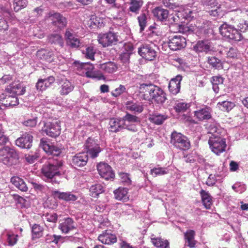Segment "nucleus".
Listing matches in <instances>:
<instances>
[{"mask_svg":"<svg viewBox=\"0 0 248 248\" xmlns=\"http://www.w3.org/2000/svg\"><path fill=\"white\" fill-rule=\"evenodd\" d=\"M202 202L206 209H210L213 203L212 197L207 191L202 189L200 191Z\"/></svg>","mask_w":248,"mask_h":248,"instance_id":"obj_30","label":"nucleus"},{"mask_svg":"<svg viewBox=\"0 0 248 248\" xmlns=\"http://www.w3.org/2000/svg\"><path fill=\"white\" fill-rule=\"evenodd\" d=\"M186 46V39L181 35H174L169 39L168 46L172 50H179L185 47Z\"/></svg>","mask_w":248,"mask_h":248,"instance_id":"obj_12","label":"nucleus"},{"mask_svg":"<svg viewBox=\"0 0 248 248\" xmlns=\"http://www.w3.org/2000/svg\"><path fill=\"white\" fill-rule=\"evenodd\" d=\"M75 86L69 80H65L61 82L59 87V93L62 96H66L71 93L74 89Z\"/></svg>","mask_w":248,"mask_h":248,"instance_id":"obj_22","label":"nucleus"},{"mask_svg":"<svg viewBox=\"0 0 248 248\" xmlns=\"http://www.w3.org/2000/svg\"><path fill=\"white\" fill-rule=\"evenodd\" d=\"M46 19L51 21L52 24L60 30L63 29L67 25L66 18L59 13L49 14Z\"/></svg>","mask_w":248,"mask_h":248,"instance_id":"obj_10","label":"nucleus"},{"mask_svg":"<svg viewBox=\"0 0 248 248\" xmlns=\"http://www.w3.org/2000/svg\"><path fill=\"white\" fill-rule=\"evenodd\" d=\"M208 63L213 67L216 69L222 68V62L220 60L215 57H211L208 58Z\"/></svg>","mask_w":248,"mask_h":248,"instance_id":"obj_49","label":"nucleus"},{"mask_svg":"<svg viewBox=\"0 0 248 248\" xmlns=\"http://www.w3.org/2000/svg\"><path fill=\"white\" fill-rule=\"evenodd\" d=\"M55 81V78L53 76H49L46 78H39L36 84V89L40 91L46 90Z\"/></svg>","mask_w":248,"mask_h":248,"instance_id":"obj_18","label":"nucleus"},{"mask_svg":"<svg viewBox=\"0 0 248 248\" xmlns=\"http://www.w3.org/2000/svg\"><path fill=\"white\" fill-rule=\"evenodd\" d=\"M85 146L87 150V153H79L72 156L71 164L75 168L83 167L87 164L88 160V153L92 158H95L101 151L99 145L91 138L88 139Z\"/></svg>","mask_w":248,"mask_h":248,"instance_id":"obj_1","label":"nucleus"},{"mask_svg":"<svg viewBox=\"0 0 248 248\" xmlns=\"http://www.w3.org/2000/svg\"><path fill=\"white\" fill-rule=\"evenodd\" d=\"M28 1L27 0H14V10L15 12H18L26 7Z\"/></svg>","mask_w":248,"mask_h":248,"instance_id":"obj_44","label":"nucleus"},{"mask_svg":"<svg viewBox=\"0 0 248 248\" xmlns=\"http://www.w3.org/2000/svg\"><path fill=\"white\" fill-rule=\"evenodd\" d=\"M167 117L163 115L155 114L150 115L149 120L156 124H160L166 119Z\"/></svg>","mask_w":248,"mask_h":248,"instance_id":"obj_43","label":"nucleus"},{"mask_svg":"<svg viewBox=\"0 0 248 248\" xmlns=\"http://www.w3.org/2000/svg\"><path fill=\"white\" fill-rule=\"evenodd\" d=\"M168 173V170L166 168H155L151 170V173L154 177L164 175Z\"/></svg>","mask_w":248,"mask_h":248,"instance_id":"obj_50","label":"nucleus"},{"mask_svg":"<svg viewBox=\"0 0 248 248\" xmlns=\"http://www.w3.org/2000/svg\"><path fill=\"white\" fill-rule=\"evenodd\" d=\"M2 104L5 107H14L19 104L18 98L14 95L5 93V96L2 99Z\"/></svg>","mask_w":248,"mask_h":248,"instance_id":"obj_25","label":"nucleus"},{"mask_svg":"<svg viewBox=\"0 0 248 248\" xmlns=\"http://www.w3.org/2000/svg\"><path fill=\"white\" fill-rule=\"evenodd\" d=\"M154 86L155 85L152 84H141L139 87V92L143 96H144L145 99H147L149 96H150L153 89L154 88Z\"/></svg>","mask_w":248,"mask_h":248,"instance_id":"obj_33","label":"nucleus"},{"mask_svg":"<svg viewBox=\"0 0 248 248\" xmlns=\"http://www.w3.org/2000/svg\"><path fill=\"white\" fill-rule=\"evenodd\" d=\"M235 106V104L231 101H224L219 102L217 104V107L222 111H229L231 110Z\"/></svg>","mask_w":248,"mask_h":248,"instance_id":"obj_40","label":"nucleus"},{"mask_svg":"<svg viewBox=\"0 0 248 248\" xmlns=\"http://www.w3.org/2000/svg\"><path fill=\"white\" fill-rule=\"evenodd\" d=\"M100 20V18L96 16H93L90 19V26H92L93 28H94V26L98 27L101 26Z\"/></svg>","mask_w":248,"mask_h":248,"instance_id":"obj_64","label":"nucleus"},{"mask_svg":"<svg viewBox=\"0 0 248 248\" xmlns=\"http://www.w3.org/2000/svg\"><path fill=\"white\" fill-rule=\"evenodd\" d=\"M37 123V117L31 119L27 120L23 123V124L26 126L33 127L36 126Z\"/></svg>","mask_w":248,"mask_h":248,"instance_id":"obj_63","label":"nucleus"},{"mask_svg":"<svg viewBox=\"0 0 248 248\" xmlns=\"http://www.w3.org/2000/svg\"><path fill=\"white\" fill-rule=\"evenodd\" d=\"M32 136L26 133L16 140V144L22 148L29 149L32 146Z\"/></svg>","mask_w":248,"mask_h":248,"instance_id":"obj_17","label":"nucleus"},{"mask_svg":"<svg viewBox=\"0 0 248 248\" xmlns=\"http://www.w3.org/2000/svg\"><path fill=\"white\" fill-rule=\"evenodd\" d=\"M46 220L50 222L56 223L58 220L56 213H46L45 215Z\"/></svg>","mask_w":248,"mask_h":248,"instance_id":"obj_61","label":"nucleus"},{"mask_svg":"<svg viewBox=\"0 0 248 248\" xmlns=\"http://www.w3.org/2000/svg\"><path fill=\"white\" fill-rule=\"evenodd\" d=\"M52 194L54 198L63 200L65 201H75L77 200V197L75 195L68 192L54 191L52 192Z\"/></svg>","mask_w":248,"mask_h":248,"instance_id":"obj_24","label":"nucleus"},{"mask_svg":"<svg viewBox=\"0 0 248 248\" xmlns=\"http://www.w3.org/2000/svg\"><path fill=\"white\" fill-rule=\"evenodd\" d=\"M90 192L91 196L95 198L104 192L103 187L100 184L93 185L90 187Z\"/></svg>","mask_w":248,"mask_h":248,"instance_id":"obj_42","label":"nucleus"},{"mask_svg":"<svg viewBox=\"0 0 248 248\" xmlns=\"http://www.w3.org/2000/svg\"><path fill=\"white\" fill-rule=\"evenodd\" d=\"M234 27L227 24H223L219 27V31L220 34L224 37L231 39L232 37V31L231 30H233Z\"/></svg>","mask_w":248,"mask_h":248,"instance_id":"obj_34","label":"nucleus"},{"mask_svg":"<svg viewBox=\"0 0 248 248\" xmlns=\"http://www.w3.org/2000/svg\"><path fill=\"white\" fill-rule=\"evenodd\" d=\"M232 33V37H231V40L234 41H239L241 40L242 38V34L239 31L235 28H234L233 30H231Z\"/></svg>","mask_w":248,"mask_h":248,"instance_id":"obj_58","label":"nucleus"},{"mask_svg":"<svg viewBox=\"0 0 248 248\" xmlns=\"http://www.w3.org/2000/svg\"><path fill=\"white\" fill-rule=\"evenodd\" d=\"M86 77L95 79L98 80L105 79L104 76L101 72L99 71H94V70L91 72V73L88 72V75L86 76Z\"/></svg>","mask_w":248,"mask_h":248,"instance_id":"obj_48","label":"nucleus"},{"mask_svg":"<svg viewBox=\"0 0 248 248\" xmlns=\"http://www.w3.org/2000/svg\"><path fill=\"white\" fill-rule=\"evenodd\" d=\"M139 26L140 27V31L141 32L145 29L147 26L148 17V15L145 13H141L137 17Z\"/></svg>","mask_w":248,"mask_h":248,"instance_id":"obj_41","label":"nucleus"},{"mask_svg":"<svg viewBox=\"0 0 248 248\" xmlns=\"http://www.w3.org/2000/svg\"><path fill=\"white\" fill-rule=\"evenodd\" d=\"M140 119L136 116L127 113L121 119V124H123L124 128L135 132L137 131V124H140Z\"/></svg>","mask_w":248,"mask_h":248,"instance_id":"obj_8","label":"nucleus"},{"mask_svg":"<svg viewBox=\"0 0 248 248\" xmlns=\"http://www.w3.org/2000/svg\"><path fill=\"white\" fill-rule=\"evenodd\" d=\"M182 79V76L177 75L175 78L170 80L169 85V89L172 94H176L180 92V83Z\"/></svg>","mask_w":248,"mask_h":248,"instance_id":"obj_21","label":"nucleus"},{"mask_svg":"<svg viewBox=\"0 0 248 248\" xmlns=\"http://www.w3.org/2000/svg\"><path fill=\"white\" fill-rule=\"evenodd\" d=\"M66 45L71 48L77 49L81 46L80 39L75 34L73 30L67 29L64 34Z\"/></svg>","mask_w":248,"mask_h":248,"instance_id":"obj_7","label":"nucleus"},{"mask_svg":"<svg viewBox=\"0 0 248 248\" xmlns=\"http://www.w3.org/2000/svg\"><path fill=\"white\" fill-rule=\"evenodd\" d=\"M7 241L8 245L10 246H14L17 242L18 235L15 234L12 232H8L6 234Z\"/></svg>","mask_w":248,"mask_h":248,"instance_id":"obj_45","label":"nucleus"},{"mask_svg":"<svg viewBox=\"0 0 248 248\" xmlns=\"http://www.w3.org/2000/svg\"><path fill=\"white\" fill-rule=\"evenodd\" d=\"M18 159L17 153L8 147L0 149V161L7 166L16 164Z\"/></svg>","mask_w":248,"mask_h":248,"instance_id":"obj_4","label":"nucleus"},{"mask_svg":"<svg viewBox=\"0 0 248 248\" xmlns=\"http://www.w3.org/2000/svg\"><path fill=\"white\" fill-rule=\"evenodd\" d=\"M170 143L176 148L181 150H187L190 146V142L187 137L176 131H173L171 134Z\"/></svg>","mask_w":248,"mask_h":248,"instance_id":"obj_5","label":"nucleus"},{"mask_svg":"<svg viewBox=\"0 0 248 248\" xmlns=\"http://www.w3.org/2000/svg\"><path fill=\"white\" fill-rule=\"evenodd\" d=\"M95 51L93 46H89L86 49L85 57L87 59H90L92 61L94 60V54Z\"/></svg>","mask_w":248,"mask_h":248,"instance_id":"obj_53","label":"nucleus"},{"mask_svg":"<svg viewBox=\"0 0 248 248\" xmlns=\"http://www.w3.org/2000/svg\"><path fill=\"white\" fill-rule=\"evenodd\" d=\"M210 48V43L208 41H199L194 46V50L197 52L207 51Z\"/></svg>","mask_w":248,"mask_h":248,"instance_id":"obj_38","label":"nucleus"},{"mask_svg":"<svg viewBox=\"0 0 248 248\" xmlns=\"http://www.w3.org/2000/svg\"><path fill=\"white\" fill-rule=\"evenodd\" d=\"M38 155L37 154H26L25 155V159L29 163H33L37 160Z\"/></svg>","mask_w":248,"mask_h":248,"instance_id":"obj_60","label":"nucleus"},{"mask_svg":"<svg viewBox=\"0 0 248 248\" xmlns=\"http://www.w3.org/2000/svg\"><path fill=\"white\" fill-rule=\"evenodd\" d=\"M150 97L158 104H162L166 100L165 92L161 88L155 85L154 86Z\"/></svg>","mask_w":248,"mask_h":248,"instance_id":"obj_14","label":"nucleus"},{"mask_svg":"<svg viewBox=\"0 0 248 248\" xmlns=\"http://www.w3.org/2000/svg\"><path fill=\"white\" fill-rule=\"evenodd\" d=\"M122 39L117 32L109 31V46L116 45L118 42H121Z\"/></svg>","mask_w":248,"mask_h":248,"instance_id":"obj_46","label":"nucleus"},{"mask_svg":"<svg viewBox=\"0 0 248 248\" xmlns=\"http://www.w3.org/2000/svg\"><path fill=\"white\" fill-rule=\"evenodd\" d=\"M42 130L47 136L51 138H56L61 133L60 123L58 121L44 122Z\"/></svg>","mask_w":248,"mask_h":248,"instance_id":"obj_6","label":"nucleus"},{"mask_svg":"<svg viewBox=\"0 0 248 248\" xmlns=\"http://www.w3.org/2000/svg\"><path fill=\"white\" fill-rule=\"evenodd\" d=\"M59 228L62 232L67 233L76 228L75 223L72 218H65L59 224Z\"/></svg>","mask_w":248,"mask_h":248,"instance_id":"obj_20","label":"nucleus"},{"mask_svg":"<svg viewBox=\"0 0 248 248\" xmlns=\"http://www.w3.org/2000/svg\"><path fill=\"white\" fill-rule=\"evenodd\" d=\"M143 5L141 0H131L130 3L129 10L136 14H138Z\"/></svg>","mask_w":248,"mask_h":248,"instance_id":"obj_39","label":"nucleus"},{"mask_svg":"<svg viewBox=\"0 0 248 248\" xmlns=\"http://www.w3.org/2000/svg\"><path fill=\"white\" fill-rule=\"evenodd\" d=\"M43 229L38 224H34L32 227L31 232L33 237L39 238L42 236Z\"/></svg>","mask_w":248,"mask_h":248,"instance_id":"obj_47","label":"nucleus"},{"mask_svg":"<svg viewBox=\"0 0 248 248\" xmlns=\"http://www.w3.org/2000/svg\"><path fill=\"white\" fill-rule=\"evenodd\" d=\"M115 198L119 201L126 202L129 200L128 195V189L124 187H120L113 192Z\"/></svg>","mask_w":248,"mask_h":248,"instance_id":"obj_26","label":"nucleus"},{"mask_svg":"<svg viewBox=\"0 0 248 248\" xmlns=\"http://www.w3.org/2000/svg\"><path fill=\"white\" fill-rule=\"evenodd\" d=\"M119 175L123 183L126 185H129L131 184V181L128 173L120 172H119Z\"/></svg>","mask_w":248,"mask_h":248,"instance_id":"obj_55","label":"nucleus"},{"mask_svg":"<svg viewBox=\"0 0 248 248\" xmlns=\"http://www.w3.org/2000/svg\"><path fill=\"white\" fill-rule=\"evenodd\" d=\"M125 107L127 110L134 113H141L143 110V106L141 103L133 101L127 102Z\"/></svg>","mask_w":248,"mask_h":248,"instance_id":"obj_29","label":"nucleus"},{"mask_svg":"<svg viewBox=\"0 0 248 248\" xmlns=\"http://www.w3.org/2000/svg\"><path fill=\"white\" fill-rule=\"evenodd\" d=\"M99 174L102 178L108 180V165L105 162H100L97 165Z\"/></svg>","mask_w":248,"mask_h":248,"instance_id":"obj_31","label":"nucleus"},{"mask_svg":"<svg viewBox=\"0 0 248 248\" xmlns=\"http://www.w3.org/2000/svg\"><path fill=\"white\" fill-rule=\"evenodd\" d=\"M9 25L7 20L3 17L0 16V32H4L8 31Z\"/></svg>","mask_w":248,"mask_h":248,"instance_id":"obj_54","label":"nucleus"},{"mask_svg":"<svg viewBox=\"0 0 248 248\" xmlns=\"http://www.w3.org/2000/svg\"><path fill=\"white\" fill-rule=\"evenodd\" d=\"M196 16L197 13L193 12L191 9H184L181 11H179L178 12L176 17H173V21L174 22H176L177 21V18H184L190 21L193 18L196 17Z\"/></svg>","mask_w":248,"mask_h":248,"instance_id":"obj_19","label":"nucleus"},{"mask_svg":"<svg viewBox=\"0 0 248 248\" xmlns=\"http://www.w3.org/2000/svg\"><path fill=\"white\" fill-rule=\"evenodd\" d=\"M153 12L155 16L160 21L165 20L169 15V12L167 10L159 7L154 9Z\"/></svg>","mask_w":248,"mask_h":248,"instance_id":"obj_32","label":"nucleus"},{"mask_svg":"<svg viewBox=\"0 0 248 248\" xmlns=\"http://www.w3.org/2000/svg\"><path fill=\"white\" fill-rule=\"evenodd\" d=\"M109 130L112 132H117L122 128H124L123 125L121 124V119H109Z\"/></svg>","mask_w":248,"mask_h":248,"instance_id":"obj_36","label":"nucleus"},{"mask_svg":"<svg viewBox=\"0 0 248 248\" xmlns=\"http://www.w3.org/2000/svg\"><path fill=\"white\" fill-rule=\"evenodd\" d=\"M98 239L102 244H108V233H107V230H105V232L100 234L98 237Z\"/></svg>","mask_w":248,"mask_h":248,"instance_id":"obj_62","label":"nucleus"},{"mask_svg":"<svg viewBox=\"0 0 248 248\" xmlns=\"http://www.w3.org/2000/svg\"><path fill=\"white\" fill-rule=\"evenodd\" d=\"M139 54L145 59L152 61L156 56V52L152 47L147 44L143 45L138 50Z\"/></svg>","mask_w":248,"mask_h":248,"instance_id":"obj_13","label":"nucleus"},{"mask_svg":"<svg viewBox=\"0 0 248 248\" xmlns=\"http://www.w3.org/2000/svg\"><path fill=\"white\" fill-rule=\"evenodd\" d=\"M5 93H9L15 96L23 95L26 92V87L19 81H15L9 84L5 89Z\"/></svg>","mask_w":248,"mask_h":248,"instance_id":"obj_9","label":"nucleus"},{"mask_svg":"<svg viewBox=\"0 0 248 248\" xmlns=\"http://www.w3.org/2000/svg\"><path fill=\"white\" fill-rule=\"evenodd\" d=\"M48 41L51 44H54L63 47L64 45L63 39L62 36L57 33L51 34L48 36Z\"/></svg>","mask_w":248,"mask_h":248,"instance_id":"obj_37","label":"nucleus"},{"mask_svg":"<svg viewBox=\"0 0 248 248\" xmlns=\"http://www.w3.org/2000/svg\"><path fill=\"white\" fill-rule=\"evenodd\" d=\"M194 113V117L199 121L209 120L211 118V109L209 107L200 108Z\"/></svg>","mask_w":248,"mask_h":248,"instance_id":"obj_16","label":"nucleus"},{"mask_svg":"<svg viewBox=\"0 0 248 248\" xmlns=\"http://www.w3.org/2000/svg\"><path fill=\"white\" fill-rule=\"evenodd\" d=\"M62 166V163L61 161L49 159L43 166L41 169V172L48 181L53 184H59L60 180V179L57 180L56 177L60 176V169Z\"/></svg>","mask_w":248,"mask_h":248,"instance_id":"obj_2","label":"nucleus"},{"mask_svg":"<svg viewBox=\"0 0 248 248\" xmlns=\"http://www.w3.org/2000/svg\"><path fill=\"white\" fill-rule=\"evenodd\" d=\"M232 188L236 192L242 193L244 192L246 189V186L244 184L240 183H235L232 186Z\"/></svg>","mask_w":248,"mask_h":248,"instance_id":"obj_56","label":"nucleus"},{"mask_svg":"<svg viewBox=\"0 0 248 248\" xmlns=\"http://www.w3.org/2000/svg\"><path fill=\"white\" fill-rule=\"evenodd\" d=\"M151 237V242L157 248H169V242L160 237Z\"/></svg>","mask_w":248,"mask_h":248,"instance_id":"obj_35","label":"nucleus"},{"mask_svg":"<svg viewBox=\"0 0 248 248\" xmlns=\"http://www.w3.org/2000/svg\"><path fill=\"white\" fill-rule=\"evenodd\" d=\"M223 82V79L220 77L215 76L212 78L213 89L216 93H217V91L215 89L216 86L220 84H222Z\"/></svg>","mask_w":248,"mask_h":248,"instance_id":"obj_57","label":"nucleus"},{"mask_svg":"<svg viewBox=\"0 0 248 248\" xmlns=\"http://www.w3.org/2000/svg\"><path fill=\"white\" fill-rule=\"evenodd\" d=\"M11 182L19 190L23 192H26L28 190V187L27 186L24 180L17 176H13L11 178Z\"/></svg>","mask_w":248,"mask_h":248,"instance_id":"obj_27","label":"nucleus"},{"mask_svg":"<svg viewBox=\"0 0 248 248\" xmlns=\"http://www.w3.org/2000/svg\"><path fill=\"white\" fill-rule=\"evenodd\" d=\"M99 43L103 47H107L108 46V33L100 34L98 37Z\"/></svg>","mask_w":248,"mask_h":248,"instance_id":"obj_51","label":"nucleus"},{"mask_svg":"<svg viewBox=\"0 0 248 248\" xmlns=\"http://www.w3.org/2000/svg\"><path fill=\"white\" fill-rule=\"evenodd\" d=\"M190 107V105L184 102H179L176 103L174 108L177 112H181L185 111Z\"/></svg>","mask_w":248,"mask_h":248,"instance_id":"obj_52","label":"nucleus"},{"mask_svg":"<svg viewBox=\"0 0 248 248\" xmlns=\"http://www.w3.org/2000/svg\"><path fill=\"white\" fill-rule=\"evenodd\" d=\"M208 134L210 135H209L208 143L211 151L217 155L224 152L227 146L226 140L221 137L220 134L217 131V128H211Z\"/></svg>","mask_w":248,"mask_h":248,"instance_id":"obj_3","label":"nucleus"},{"mask_svg":"<svg viewBox=\"0 0 248 248\" xmlns=\"http://www.w3.org/2000/svg\"><path fill=\"white\" fill-rule=\"evenodd\" d=\"M40 146L49 155L58 156L61 153V150L59 147L54 145L46 138H42L40 140Z\"/></svg>","mask_w":248,"mask_h":248,"instance_id":"obj_11","label":"nucleus"},{"mask_svg":"<svg viewBox=\"0 0 248 248\" xmlns=\"http://www.w3.org/2000/svg\"><path fill=\"white\" fill-rule=\"evenodd\" d=\"M73 64L77 67L78 71L83 70V73H85L86 77L88 75V72L91 73L94 69L93 65L90 62L80 63L75 61Z\"/></svg>","mask_w":248,"mask_h":248,"instance_id":"obj_23","label":"nucleus"},{"mask_svg":"<svg viewBox=\"0 0 248 248\" xmlns=\"http://www.w3.org/2000/svg\"><path fill=\"white\" fill-rule=\"evenodd\" d=\"M232 33V37H231V40L234 41H239L241 40L242 38V34L239 31L235 28H234L233 30H231Z\"/></svg>","mask_w":248,"mask_h":248,"instance_id":"obj_59","label":"nucleus"},{"mask_svg":"<svg viewBox=\"0 0 248 248\" xmlns=\"http://www.w3.org/2000/svg\"><path fill=\"white\" fill-rule=\"evenodd\" d=\"M195 232L193 230H188L184 234L186 245L190 247L194 248L196 245L195 240Z\"/></svg>","mask_w":248,"mask_h":248,"instance_id":"obj_28","label":"nucleus"},{"mask_svg":"<svg viewBox=\"0 0 248 248\" xmlns=\"http://www.w3.org/2000/svg\"><path fill=\"white\" fill-rule=\"evenodd\" d=\"M36 56L40 59L45 61L48 62L54 61L55 56L54 52L49 49H41L36 52Z\"/></svg>","mask_w":248,"mask_h":248,"instance_id":"obj_15","label":"nucleus"}]
</instances>
